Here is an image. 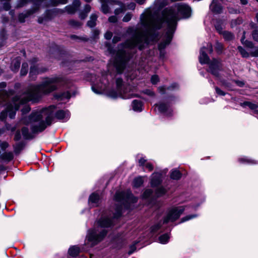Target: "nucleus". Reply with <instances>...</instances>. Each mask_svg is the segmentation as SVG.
I'll return each mask as SVG.
<instances>
[{
  "label": "nucleus",
  "instance_id": "f257e3e1",
  "mask_svg": "<svg viewBox=\"0 0 258 258\" xmlns=\"http://www.w3.org/2000/svg\"><path fill=\"white\" fill-rule=\"evenodd\" d=\"M179 19L177 13L172 7L165 8L161 11V14L157 12L152 13L150 12L145 15L142 18V24L146 29V36L142 31L136 30L131 39L120 44L118 46V49L114 61L117 73H123L127 62L133 56L131 52L126 49H132L139 45V49L142 50L144 48V44H142L144 41H146L147 38L152 40H155L158 35L156 30L160 29L162 24L165 23L167 25L165 39L158 46L160 50L164 49L170 43Z\"/></svg>",
  "mask_w": 258,
  "mask_h": 258
},
{
  "label": "nucleus",
  "instance_id": "f03ea898",
  "mask_svg": "<svg viewBox=\"0 0 258 258\" xmlns=\"http://www.w3.org/2000/svg\"><path fill=\"white\" fill-rule=\"evenodd\" d=\"M55 106L51 105L47 108H44L39 112H33L28 117L23 119V122L25 124H32L31 130L32 133L29 132L27 127L21 129L23 138L26 140H31L34 138L33 134H36L43 132L47 126L50 125L53 119V113Z\"/></svg>",
  "mask_w": 258,
  "mask_h": 258
},
{
  "label": "nucleus",
  "instance_id": "7ed1b4c3",
  "mask_svg": "<svg viewBox=\"0 0 258 258\" xmlns=\"http://www.w3.org/2000/svg\"><path fill=\"white\" fill-rule=\"evenodd\" d=\"M61 81L59 77L46 78L39 84L30 85L21 94V97H16L14 101H19L21 103H27L29 101H38L43 95H47L56 90L58 87L57 83Z\"/></svg>",
  "mask_w": 258,
  "mask_h": 258
},
{
  "label": "nucleus",
  "instance_id": "20e7f679",
  "mask_svg": "<svg viewBox=\"0 0 258 258\" xmlns=\"http://www.w3.org/2000/svg\"><path fill=\"white\" fill-rule=\"evenodd\" d=\"M133 195L130 191L117 192L115 194V199L118 202L115 205V207L113 211H111V213L109 214V217H104L101 218L99 221V224L103 227H109L113 224V219H118L122 214V203L128 202L132 201L133 203L137 201L136 198L132 199Z\"/></svg>",
  "mask_w": 258,
  "mask_h": 258
},
{
  "label": "nucleus",
  "instance_id": "39448f33",
  "mask_svg": "<svg viewBox=\"0 0 258 258\" xmlns=\"http://www.w3.org/2000/svg\"><path fill=\"white\" fill-rule=\"evenodd\" d=\"M14 94V91L10 90L9 92H3L1 95L2 96L3 99L5 101H9L10 100H11V101L8 104L6 110L1 112L0 114V119L1 120L5 119L8 114H9L10 118L11 119L14 118L16 114V111L19 109L20 105H24L26 103L19 102V101H14V98L17 97H21V94L11 97V96L13 95Z\"/></svg>",
  "mask_w": 258,
  "mask_h": 258
},
{
  "label": "nucleus",
  "instance_id": "423d86ee",
  "mask_svg": "<svg viewBox=\"0 0 258 258\" xmlns=\"http://www.w3.org/2000/svg\"><path fill=\"white\" fill-rule=\"evenodd\" d=\"M177 13L178 17L179 18V21L180 18L179 17L178 14H180L182 16V18H188L190 17L191 9V8L187 4L184 3L177 4L175 5V7L177 8V12L176 11L175 9L173 7H171Z\"/></svg>",
  "mask_w": 258,
  "mask_h": 258
},
{
  "label": "nucleus",
  "instance_id": "0eeeda50",
  "mask_svg": "<svg viewBox=\"0 0 258 258\" xmlns=\"http://www.w3.org/2000/svg\"><path fill=\"white\" fill-rule=\"evenodd\" d=\"M184 210V208L183 207H179L173 208L169 212L167 217L164 218L163 223H167L169 221H175L180 217Z\"/></svg>",
  "mask_w": 258,
  "mask_h": 258
},
{
  "label": "nucleus",
  "instance_id": "6e6552de",
  "mask_svg": "<svg viewBox=\"0 0 258 258\" xmlns=\"http://www.w3.org/2000/svg\"><path fill=\"white\" fill-rule=\"evenodd\" d=\"M43 0H37L35 4L36 6L32 9L26 11L24 13H20L18 15V20L20 23H24L25 21V19L35 12H37L39 9V6L42 3Z\"/></svg>",
  "mask_w": 258,
  "mask_h": 258
},
{
  "label": "nucleus",
  "instance_id": "1a4fd4ad",
  "mask_svg": "<svg viewBox=\"0 0 258 258\" xmlns=\"http://www.w3.org/2000/svg\"><path fill=\"white\" fill-rule=\"evenodd\" d=\"M106 234L107 231L105 230H103L99 233H97L94 230H89L87 238L89 242H92L93 241H100L103 240Z\"/></svg>",
  "mask_w": 258,
  "mask_h": 258
},
{
  "label": "nucleus",
  "instance_id": "9d476101",
  "mask_svg": "<svg viewBox=\"0 0 258 258\" xmlns=\"http://www.w3.org/2000/svg\"><path fill=\"white\" fill-rule=\"evenodd\" d=\"M111 245L109 248L106 249V255L109 257L110 256H113L122 250L123 244L124 243H110Z\"/></svg>",
  "mask_w": 258,
  "mask_h": 258
},
{
  "label": "nucleus",
  "instance_id": "9b49d317",
  "mask_svg": "<svg viewBox=\"0 0 258 258\" xmlns=\"http://www.w3.org/2000/svg\"><path fill=\"white\" fill-rule=\"evenodd\" d=\"M209 72L216 77L219 76V70H220L221 64L220 62L215 59L213 58L211 62L209 61Z\"/></svg>",
  "mask_w": 258,
  "mask_h": 258
},
{
  "label": "nucleus",
  "instance_id": "f8f14e48",
  "mask_svg": "<svg viewBox=\"0 0 258 258\" xmlns=\"http://www.w3.org/2000/svg\"><path fill=\"white\" fill-rule=\"evenodd\" d=\"M210 9L213 13L219 14L222 12L223 7L218 0H213L210 6Z\"/></svg>",
  "mask_w": 258,
  "mask_h": 258
},
{
  "label": "nucleus",
  "instance_id": "ddd939ff",
  "mask_svg": "<svg viewBox=\"0 0 258 258\" xmlns=\"http://www.w3.org/2000/svg\"><path fill=\"white\" fill-rule=\"evenodd\" d=\"M161 175L158 173H154L152 175V177L151 181V186L155 187L161 183Z\"/></svg>",
  "mask_w": 258,
  "mask_h": 258
},
{
  "label": "nucleus",
  "instance_id": "4468645a",
  "mask_svg": "<svg viewBox=\"0 0 258 258\" xmlns=\"http://www.w3.org/2000/svg\"><path fill=\"white\" fill-rule=\"evenodd\" d=\"M58 12H60L61 13H63L64 11L62 10L58 9L47 10L44 14L45 20H50L52 19L53 17V16L56 15Z\"/></svg>",
  "mask_w": 258,
  "mask_h": 258
},
{
  "label": "nucleus",
  "instance_id": "2eb2a0df",
  "mask_svg": "<svg viewBox=\"0 0 258 258\" xmlns=\"http://www.w3.org/2000/svg\"><path fill=\"white\" fill-rule=\"evenodd\" d=\"M116 89L120 96L124 94L126 91L121 78H117L116 80Z\"/></svg>",
  "mask_w": 258,
  "mask_h": 258
},
{
  "label": "nucleus",
  "instance_id": "dca6fc26",
  "mask_svg": "<svg viewBox=\"0 0 258 258\" xmlns=\"http://www.w3.org/2000/svg\"><path fill=\"white\" fill-rule=\"evenodd\" d=\"M21 60L20 57H17L12 60L11 68L13 72H17L18 71L20 67Z\"/></svg>",
  "mask_w": 258,
  "mask_h": 258
},
{
  "label": "nucleus",
  "instance_id": "f3484780",
  "mask_svg": "<svg viewBox=\"0 0 258 258\" xmlns=\"http://www.w3.org/2000/svg\"><path fill=\"white\" fill-rule=\"evenodd\" d=\"M219 34L223 36L226 41H231L235 38L234 34L228 31H219Z\"/></svg>",
  "mask_w": 258,
  "mask_h": 258
},
{
  "label": "nucleus",
  "instance_id": "a211bd4d",
  "mask_svg": "<svg viewBox=\"0 0 258 258\" xmlns=\"http://www.w3.org/2000/svg\"><path fill=\"white\" fill-rule=\"evenodd\" d=\"M80 252V248L76 245L70 247L68 250V254L73 257L78 256Z\"/></svg>",
  "mask_w": 258,
  "mask_h": 258
},
{
  "label": "nucleus",
  "instance_id": "6ab92c4d",
  "mask_svg": "<svg viewBox=\"0 0 258 258\" xmlns=\"http://www.w3.org/2000/svg\"><path fill=\"white\" fill-rule=\"evenodd\" d=\"M204 48L201 50V54L199 57L200 61L201 63H209L210 61L209 57L207 53L204 51Z\"/></svg>",
  "mask_w": 258,
  "mask_h": 258
},
{
  "label": "nucleus",
  "instance_id": "aec40b11",
  "mask_svg": "<svg viewBox=\"0 0 258 258\" xmlns=\"http://www.w3.org/2000/svg\"><path fill=\"white\" fill-rule=\"evenodd\" d=\"M145 243H133V244L129 246V251H128V254L129 255H131L133 253L136 251L137 248V245L140 244L141 247H139V249L145 246L146 245L145 244Z\"/></svg>",
  "mask_w": 258,
  "mask_h": 258
},
{
  "label": "nucleus",
  "instance_id": "412c9836",
  "mask_svg": "<svg viewBox=\"0 0 258 258\" xmlns=\"http://www.w3.org/2000/svg\"><path fill=\"white\" fill-rule=\"evenodd\" d=\"M100 2L101 3V10L102 12L106 14L110 12V8L107 5V3L110 4V0H100Z\"/></svg>",
  "mask_w": 258,
  "mask_h": 258
},
{
  "label": "nucleus",
  "instance_id": "4be33fe9",
  "mask_svg": "<svg viewBox=\"0 0 258 258\" xmlns=\"http://www.w3.org/2000/svg\"><path fill=\"white\" fill-rule=\"evenodd\" d=\"M98 18V16L95 14H93L90 16V20L87 23V26L90 28L94 27L96 25V21Z\"/></svg>",
  "mask_w": 258,
  "mask_h": 258
},
{
  "label": "nucleus",
  "instance_id": "5701e85b",
  "mask_svg": "<svg viewBox=\"0 0 258 258\" xmlns=\"http://www.w3.org/2000/svg\"><path fill=\"white\" fill-rule=\"evenodd\" d=\"M38 68L37 65L32 64L30 67L29 75L32 80H35L36 76L39 73Z\"/></svg>",
  "mask_w": 258,
  "mask_h": 258
},
{
  "label": "nucleus",
  "instance_id": "b1692460",
  "mask_svg": "<svg viewBox=\"0 0 258 258\" xmlns=\"http://www.w3.org/2000/svg\"><path fill=\"white\" fill-rule=\"evenodd\" d=\"M25 146L24 142H20L16 143L14 145V152L16 154H19L20 152L23 149Z\"/></svg>",
  "mask_w": 258,
  "mask_h": 258
},
{
  "label": "nucleus",
  "instance_id": "393cba45",
  "mask_svg": "<svg viewBox=\"0 0 258 258\" xmlns=\"http://www.w3.org/2000/svg\"><path fill=\"white\" fill-rule=\"evenodd\" d=\"M14 155L12 152H5L0 156V158L2 160L9 162L13 160Z\"/></svg>",
  "mask_w": 258,
  "mask_h": 258
},
{
  "label": "nucleus",
  "instance_id": "a878e982",
  "mask_svg": "<svg viewBox=\"0 0 258 258\" xmlns=\"http://www.w3.org/2000/svg\"><path fill=\"white\" fill-rule=\"evenodd\" d=\"M133 108L135 111H141L142 102L140 100H135L133 101Z\"/></svg>",
  "mask_w": 258,
  "mask_h": 258
},
{
  "label": "nucleus",
  "instance_id": "bb28decb",
  "mask_svg": "<svg viewBox=\"0 0 258 258\" xmlns=\"http://www.w3.org/2000/svg\"><path fill=\"white\" fill-rule=\"evenodd\" d=\"M68 24L73 28H80L83 25L82 22H80L78 21L75 20L74 19L70 20L68 22Z\"/></svg>",
  "mask_w": 258,
  "mask_h": 258
},
{
  "label": "nucleus",
  "instance_id": "cd10ccee",
  "mask_svg": "<svg viewBox=\"0 0 258 258\" xmlns=\"http://www.w3.org/2000/svg\"><path fill=\"white\" fill-rule=\"evenodd\" d=\"M181 173L178 170H173L170 174V177L174 180H178L181 177Z\"/></svg>",
  "mask_w": 258,
  "mask_h": 258
},
{
  "label": "nucleus",
  "instance_id": "c85d7f7f",
  "mask_svg": "<svg viewBox=\"0 0 258 258\" xmlns=\"http://www.w3.org/2000/svg\"><path fill=\"white\" fill-rule=\"evenodd\" d=\"M90 201L93 204H97L100 200V197L98 194L93 193L89 198Z\"/></svg>",
  "mask_w": 258,
  "mask_h": 258
},
{
  "label": "nucleus",
  "instance_id": "c756f323",
  "mask_svg": "<svg viewBox=\"0 0 258 258\" xmlns=\"http://www.w3.org/2000/svg\"><path fill=\"white\" fill-rule=\"evenodd\" d=\"M240 105L241 106H247L251 110H255L258 107V106L256 104L249 101H245L243 103H240Z\"/></svg>",
  "mask_w": 258,
  "mask_h": 258
},
{
  "label": "nucleus",
  "instance_id": "7c9ffc66",
  "mask_svg": "<svg viewBox=\"0 0 258 258\" xmlns=\"http://www.w3.org/2000/svg\"><path fill=\"white\" fill-rule=\"evenodd\" d=\"M28 71V64L27 62H24L22 63V68L20 71V75L22 76L26 75Z\"/></svg>",
  "mask_w": 258,
  "mask_h": 258
},
{
  "label": "nucleus",
  "instance_id": "2f4dec72",
  "mask_svg": "<svg viewBox=\"0 0 258 258\" xmlns=\"http://www.w3.org/2000/svg\"><path fill=\"white\" fill-rule=\"evenodd\" d=\"M156 105L158 106L159 111L161 113L165 112L168 109V105L164 103H160Z\"/></svg>",
  "mask_w": 258,
  "mask_h": 258
},
{
  "label": "nucleus",
  "instance_id": "473e14b6",
  "mask_svg": "<svg viewBox=\"0 0 258 258\" xmlns=\"http://www.w3.org/2000/svg\"><path fill=\"white\" fill-rule=\"evenodd\" d=\"M143 183V180L141 177L136 178L133 181L134 186L136 187H140Z\"/></svg>",
  "mask_w": 258,
  "mask_h": 258
},
{
  "label": "nucleus",
  "instance_id": "72a5a7b5",
  "mask_svg": "<svg viewBox=\"0 0 258 258\" xmlns=\"http://www.w3.org/2000/svg\"><path fill=\"white\" fill-rule=\"evenodd\" d=\"M165 189L163 187H158L156 189L155 194L157 197H160L166 193Z\"/></svg>",
  "mask_w": 258,
  "mask_h": 258
},
{
  "label": "nucleus",
  "instance_id": "f704fd0d",
  "mask_svg": "<svg viewBox=\"0 0 258 258\" xmlns=\"http://www.w3.org/2000/svg\"><path fill=\"white\" fill-rule=\"evenodd\" d=\"M125 254H126V252L122 250L118 252V253L115 254L113 256H110V258H125Z\"/></svg>",
  "mask_w": 258,
  "mask_h": 258
},
{
  "label": "nucleus",
  "instance_id": "c9c22d12",
  "mask_svg": "<svg viewBox=\"0 0 258 258\" xmlns=\"http://www.w3.org/2000/svg\"><path fill=\"white\" fill-rule=\"evenodd\" d=\"M223 49V45L221 43L218 41H216L215 44V50L217 51V52L218 54H221L222 52Z\"/></svg>",
  "mask_w": 258,
  "mask_h": 258
},
{
  "label": "nucleus",
  "instance_id": "e433bc0d",
  "mask_svg": "<svg viewBox=\"0 0 258 258\" xmlns=\"http://www.w3.org/2000/svg\"><path fill=\"white\" fill-rule=\"evenodd\" d=\"M237 49L242 57H248L249 56V53L242 46H238Z\"/></svg>",
  "mask_w": 258,
  "mask_h": 258
},
{
  "label": "nucleus",
  "instance_id": "4c0bfd02",
  "mask_svg": "<svg viewBox=\"0 0 258 258\" xmlns=\"http://www.w3.org/2000/svg\"><path fill=\"white\" fill-rule=\"evenodd\" d=\"M28 3V0H18L16 8L19 9L26 6Z\"/></svg>",
  "mask_w": 258,
  "mask_h": 258
},
{
  "label": "nucleus",
  "instance_id": "58836bf2",
  "mask_svg": "<svg viewBox=\"0 0 258 258\" xmlns=\"http://www.w3.org/2000/svg\"><path fill=\"white\" fill-rule=\"evenodd\" d=\"M65 10L69 14H74L77 11L72 5H69L65 8Z\"/></svg>",
  "mask_w": 258,
  "mask_h": 258
},
{
  "label": "nucleus",
  "instance_id": "ea45409f",
  "mask_svg": "<svg viewBox=\"0 0 258 258\" xmlns=\"http://www.w3.org/2000/svg\"><path fill=\"white\" fill-rule=\"evenodd\" d=\"M169 238V235L168 233H165L159 237V240L160 242H167Z\"/></svg>",
  "mask_w": 258,
  "mask_h": 258
},
{
  "label": "nucleus",
  "instance_id": "a19ab883",
  "mask_svg": "<svg viewBox=\"0 0 258 258\" xmlns=\"http://www.w3.org/2000/svg\"><path fill=\"white\" fill-rule=\"evenodd\" d=\"M66 113L62 110H58L55 114L56 117L59 119H62L65 117Z\"/></svg>",
  "mask_w": 258,
  "mask_h": 258
},
{
  "label": "nucleus",
  "instance_id": "79ce46f5",
  "mask_svg": "<svg viewBox=\"0 0 258 258\" xmlns=\"http://www.w3.org/2000/svg\"><path fill=\"white\" fill-rule=\"evenodd\" d=\"M127 10L126 6H123V7H120L119 8L116 9L114 10V14L116 15H119L120 13H123Z\"/></svg>",
  "mask_w": 258,
  "mask_h": 258
},
{
  "label": "nucleus",
  "instance_id": "37998d69",
  "mask_svg": "<svg viewBox=\"0 0 258 258\" xmlns=\"http://www.w3.org/2000/svg\"><path fill=\"white\" fill-rule=\"evenodd\" d=\"M243 21L241 18H237L236 19L232 20L231 21V25L232 27L235 26L237 25H240L242 23Z\"/></svg>",
  "mask_w": 258,
  "mask_h": 258
},
{
  "label": "nucleus",
  "instance_id": "c03bdc74",
  "mask_svg": "<svg viewBox=\"0 0 258 258\" xmlns=\"http://www.w3.org/2000/svg\"><path fill=\"white\" fill-rule=\"evenodd\" d=\"M57 97L60 99H62L63 98L69 99L71 97V95L69 92H67L57 95Z\"/></svg>",
  "mask_w": 258,
  "mask_h": 258
},
{
  "label": "nucleus",
  "instance_id": "a18cd8bd",
  "mask_svg": "<svg viewBox=\"0 0 258 258\" xmlns=\"http://www.w3.org/2000/svg\"><path fill=\"white\" fill-rule=\"evenodd\" d=\"M161 224L160 223L156 224L151 227V232L154 233L157 231L161 227Z\"/></svg>",
  "mask_w": 258,
  "mask_h": 258
},
{
  "label": "nucleus",
  "instance_id": "49530a36",
  "mask_svg": "<svg viewBox=\"0 0 258 258\" xmlns=\"http://www.w3.org/2000/svg\"><path fill=\"white\" fill-rule=\"evenodd\" d=\"M11 0H1V1H6V3H5L3 4V9L5 10L8 11L11 9V6L10 5V4L9 3V2Z\"/></svg>",
  "mask_w": 258,
  "mask_h": 258
},
{
  "label": "nucleus",
  "instance_id": "de8ad7c7",
  "mask_svg": "<svg viewBox=\"0 0 258 258\" xmlns=\"http://www.w3.org/2000/svg\"><path fill=\"white\" fill-rule=\"evenodd\" d=\"M251 36L254 41L258 42V30H252Z\"/></svg>",
  "mask_w": 258,
  "mask_h": 258
},
{
  "label": "nucleus",
  "instance_id": "09e8293b",
  "mask_svg": "<svg viewBox=\"0 0 258 258\" xmlns=\"http://www.w3.org/2000/svg\"><path fill=\"white\" fill-rule=\"evenodd\" d=\"M152 193H153V191L152 189H146L143 194V197L145 198H148L151 196Z\"/></svg>",
  "mask_w": 258,
  "mask_h": 258
},
{
  "label": "nucleus",
  "instance_id": "8fccbe9b",
  "mask_svg": "<svg viewBox=\"0 0 258 258\" xmlns=\"http://www.w3.org/2000/svg\"><path fill=\"white\" fill-rule=\"evenodd\" d=\"M133 15L131 13H127L123 18L122 21L125 22H128L132 18Z\"/></svg>",
  "mask_w": 258,
  "mask_h": 258
},
{
  "label": "nucleus",
  "instance_id": "3c124183",
  "mask_svg": "<svg viewBox=\"0 0 258 258\" xmlns=\"http://www.w3.org/2000/svg\"><path fill=\"white\" fill-rule=\"evenodd\" d=\"M70 37L72 39H78V40L84 41H87L88 40V38H86L85 37H80L76 35H72L70 36Z\"/></svg>",
  "mask_w": 258,
  "mask_h": 258
},
{
  "label": "nucleus",
  "instance_id": "603ef678",
  "mask_svg": "<svg viewBox=\"0 0 258 258\" xmlns=\"http://www.w3.org/2000/svg\"><path fill=\"white\" fill-rule=\"evenodd\" d=\"M110 4L111 5H117L120 7H123V6H126L125 4H123L120 1H110Z\"/></svg>",
  "mask_w": 258,
  "mask_h": 258
},
{
  "label": "nucleus",
  "instance_id": "864d4df0",
  "mask_svg": "<svg viewBox=\"0 0 258 258\" xmlns=\"http://www.w3.org/2000/svg\"><path fill=\"white\" fill-rule=\"evenodd\" d=\"M196 217H197L196 215H191L186 216L184 217L181 219V222H185L187 220H189L191 218H195Z\"/></svg>",
  "mask_w": 258,
  "mask_h": 258
},
{
  "label": "nucleus",
  "instance_id": "5fc2aeb1",
  "mask_svg": "<svg viewBox=\"0 0 258 258\" xmlns=\"http://www.w3.org/2000/svg\"><path fill=\"white\" fill-rule=\"evenodd\" d=\"M31 110V108L29 105H25L22 109L21 111L23 114L28 113Z\"/></svg>",
  "mask_w": 258,
  "mask_h": 258
},
{
  "label": "nucleus",
  "instance_id": "6e6d98bb",
  "mask_svg": "<svg viewBox=\"0 0 258 258\" xmlns=\"http://www.w3.org/2000/svg\"><path fill=\"white\" fill-rule=\"evenodd\" d=\"M108 95L112 98H116L119 94L117 91L116 92L114 90H111L109 92Z\"/></svg>",
  "mask_w": 258,
  "mask_h": 258
},
{
  "label": "nucleus",
  "instance_id": "4d7b16f0",
  "mask_svg": "<svg viewBox=\"0 0 258 258\" xmlns=\"http://www.w3.org/2000/svg\"><path fill=\"white\" fill-rule=\"evenodd\" d=\"M227 9L228 10L229 13L231 14H238L239 13V11L233 8L228 7H227Z\"/></svg>",
  "mask_w": 258,
  "mask_h": 258
},
{
  "label": "nucleus",
  "instance_id": "13d9d810",
  "mask_svg": "<svg viewBox=\"0 0 258 258\" xmlns=\"http://www.w3.org/2000/svg\"><path fill=\"white\" fill-rule=\"evenodd\" d=\"M81 2L78 0H75L73 2L72 6L77 10L81 6Z\"/></svg>",
  "mask_w": 258,
  "mask_h": 258
},
{
  "label": "nucleus",
  "instance_id": "bf43d9fd",
  "mask_svg": "<svg viewBox=\"0 0 258 258\" xmlns=\"http://www.w3.org/2000/svg\"><path fill=\"white\" fill-rule=\"evenodd\" d=\"M159 81L158 76L157 75H154L151 78V82L152 84H157Z\"/></svg>",
  "mask_w": 258,
  "mask_h": 258
},
{
  "label": "nucleus",
  "instance_id": "052dcab7",
  "mask_svg": "<svg viewBox=\"0 0 258 258\" xmlns=\"http://www.w3.org/2000/svg\"><path fill=\"white\" fill-rule=\"evenodd\" d=\"M21 138V135L20 133V131L19 130L17 131L14 137L15 141H18L20 140Z\"/></svg>",
  "mask_w": 258,
  "mask_h": 258
},
{
  "label": "nucleus",
  "instance_id": "680f3d73",
  "mask_svg": "<svg viewBox=\"0 0 258 258\" xmlns=\"http://www.w3.org/2000/svg\"><path fill=\"white\" fill-rule=\"evenodd\" d=\"M108 21L110 23H116L117 21V18L115 16H111L109 17Z\"/></svg>",
  "mask_w": 258,
  "mask_h": 258
},
{
  "label": "nucleus",
  "instance_id": "e2e57ef3",
  "mask_svg": "<svg viewBox=\"0 0 258 258\" xmlns=\"http://www.w3.org/2000/svg\"><path fill=\"white\" fill-rule=\"evenodd\" d=\"M245 45L246 47L249 48H252L254 47V44L250 41L246 40L245 42Z\"/></svg>",
  "mask_w": 258,
  "mask_h": 258
},
{
  "label": "nucleus",
  "instance_id": "0e129e2a",
  "mask_svg": "<svg viewBox=\"0 0 258 258\" xmlns=\"http://www.w3.org/2000/svg\"><path fill=\"white\" fill-rule=\"evenodd\" d=\"M9 146V144L6 142H1L0 141V147L2 150H5Z\"/></svg>",
  "mask_w": 258,
  "mask_h": 258
},
{
  "label": "nucleus",
  "instance_id": "69168bd1",
  "mask_svg": "<svg viewBox=\"0 0 258 258\" xmlns=\"http://www.w3.org/2000/svg\"><path fill=\"white\" fill-rule=\"evenodd\" d=\"M112 33L110 31H107L106 32V33L104 35V37L107 40H110L111 37H112Z\"/></svg>",
  "mask_w": 258,
  "mask_h": 258
},
{
  "label": "nucleus",
  "instance_id": "338daca9",
  "mask_svg": "<svg viewBox=\"0 0 258 258\" xmlns=\"http://www.w3.org/2000/svg\"><path fill=\"white\" fill-rule=\"evenodd\" d=\"M127 10L130 9V10H134L136 7V4L134 3H131L127 5H126Z\"/></svg>",
  "mask_w": 258,
  "mask_h": 258
},
{
  "label": "nucleus",
  "instance_id": "774afa93",
  "mask_svg": "<svg viewBox=\"0 0 258 258\" xmlns=\"http://www.w3.org/2000/svg\"><path fill=\"white\" fill-rule=\"evenodd\" d=\"M87 16V14L82 11L79 14V17L81 20H84Z\"/></svg>",
  "mask_w": 258,
  "mask_h": 258
}]
</instances>
